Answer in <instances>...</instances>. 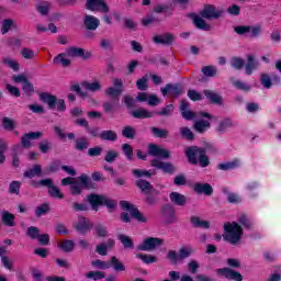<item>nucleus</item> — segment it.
Here are the masks:
<instances>
[{
  "label": "nucleus",
  "mask_w": 281,
  "mask_h": 281,
  "mask_svg": "<svg viewBox=\"0 0 281 281\" xmlns=\"http://www.w3.org/2000/svg\"><path fill=\"white\" fill-rule=\"evenodd\" d=\"M207 150H216L212 144L206 143L205 147L189 146L184 149V156L188 159V164L191 166H200V168H207L210 166V156Z\"/></svg>",
  "instance_id": "nucleus-1"
},
{
  "label": "nucleus",
  "mask_w": 281,
  "mask_h": 281,
  "mask_svg": "<svg viewBox=\"0 0 281 281\" xmlns=\"http://www.w3.org/2000/svg\"><path fill=\"white\" fill-rule=\"evenodd\" d=\"M135 186L140 190L142 194L146 195L145 203L147 205H157L159 203V199L157 196H159L161 192L155 189L148 180L138 179L135 181Z\"/></svg>",
  "instance_id": "nucleus-2"
},
{
  "label": "nucleus",
  "mask_w": 281,
  "mask_h": 281,
  "mask_svg": "<svg viewBox=\"0 0 281 281\" xmlns=\"http://www.w3.org/2000/svg\"><path fill=\"white\" fill-rule=\"evenodd\" d=\"M95 182H92L91 178L87 173H81L77 177V181L70 186V194L72 196H80L82 190H95Z\"/></svg>",
  "instance_id": "nucleus-3"
},
{
  "label": "nucleus",
  "mask_w": 281,
  "mask_h": 281,
  "mask_svg": "<svg viewBox=\"0 0 281 281\" xmlns=\"http://www.w3.org/2000/svg\"><path fill=\"white\" fill-rule=\"evenodd\" d=\"M224 240L226 243H231V245H237L243 238V226H240L237 222L224 224Z\"/></svg>",
  "instance_id": "nucleus-4"
},
{
  "label": "nucleus",
  "mask_w": 281,
  "mask_h": 281,
  "mask_svg": "<svg viewBox=\"0 0 281 281\" xmlns=\"http://www.w3.org/2000/svg\"><path fill=\"white\" fill-rule=\"evenodd\" d=\"M88 203L91 205V210L98 212L100 205H105L109 210H115L117 207V201L111 200L102 194L91 193L87 196Z\"/></svg>",
  "instance_id": "nucleus-5"
},
{
  "label": "nucleus",
  "mask_w": 281,
  "mask_h": 281,
  "mask_svg": "<svg viewBox=\"0 0 281 281\" xmlns=\"http://www.w3.org/2000/svg\"><path fill=\"white\" fill-rule=\"evenodd\" d=\"M30 186L32 188H47L48 194L52 196V199H65V194L60 192L58 187L54 186V180H52V178L31 180Z\"/></svg>",
  "instance_id": "nucleus-6"
},
{
  "label": "nucleus",
  "mask_w": 281,
  "mask_h": 281,
  "mask_svg": "<svg viewBox=\"0 0 281 281\" xmlns=\"http://www.w3.org/2000/svg\"><path fill=\"white\" fill-rule=\"evenodd\" d=\"M119 205L121 206V210H124L125 212H130V215L132 216V218L137 221V223H148V218L144 216V213L140 212L139 209L135 206V204H132L128 201L122 200L119 202Z\"/></svg>",
  "instance_id": "nucleus-7"
},
{
  "label": "nucleus",
  "mask_w": 281,
  "mask_h": 281,
  "mask_svg": "<svg viewBox=\"0 0 281 281\" xmlns=\"http://www.w3.org/2000/svg\"><path fill=\"white\" fill-rule=\"evenodd\" d=\"M194 254V249L192 247H181L179 249V254L177 250H169L167 254V259L169 260L170 265H178L179 260H186V258H190Z\"/></svg>",
  "instance_id": "nucleus-8"
},
{
  "label": "nucleus",
  "mask_w": 281,
  "mask_h": 281,
  "mask_svg": "<svg viewBox=\"0 0 281 281\" xmlns=\"http://www.w3.org/2000/svg\"><path fill=\"white\" fill-rule=\"evenodd\" d=\"M234 32L239 36H245V34H250V36H260V34H262V25H237L234 27Z\"/></svg>",
  "instance_id": "nucleus-9"
},
{
  "label": "nucleus",
  "mask_w": 281,
  "mask_h": 281,
  "mask_svg": "<svg viewBox=\"0 0 281 281\" xmlns=\"http://www.w3.org/2000/svg\"><path fill=\"white\" fill-rule=\"evenodd\" d=\"M108 98H112V100H117V98L124 93V81L120 78L113 79V87H109L104 91Z\"/></svg>",
  "instance_id": "nucleus-10"
},
{
  "label": "nucleus",
  "mask_w": 281,
  "mask_h": 281,
  "mask_svg": "<svg viewBox=\"0 0 281 281\" xmlns=\"http://www.w3.org/2000/svg\"><path fill=\"white\" fill-rule=\"evenodd\" d=\"M164 245V239L159 237H147L143 240L142 244L138 245V251H153L157 249V247H161Z\"/></svg>",
  "instance_id": "nucleus-11"
},
{
  "label": "nucleus",
  "mask_w": 281,
  "mask_h": 281,
  "mask_svg": "<svg viewBox=\"0 0 281 281\" xmlns=\"http://www.w3.org/2000/svg\"><path fill=\"white\" fill-rule=\"evenodd\" d=\"M147 153L150 157H158L159 159H170V150L161 148V146L155 143L148 144Z\"/></svg>",
  "instance_id": "nucleus-12"
},
{
  "label": "nucleus",
  "mask_w": 281,
  "mask_h": 281,
  "mask_svg": "<svg viewBox=\"0 0 281 281\" xmlns=\"http://www.w3.org/2000/svg\"><path fill=\"white\" fill-rule=\"evenodd\" d=\"M215 273L218 278H225L226 280L243 281V274L232 268H218Z\"/></svg>",
  "instance_id": "nucleus-13"
},
{
  "label": "nucleus",
  "mask_w": 281,
  "mask_h": 281,
  "mask_svg": "<svg viewBox=\"0 0 281 281\" xmlns=\"http://www.w3.org/2000/svg\"><path fill=\"white\" fill-rule=\"evenodd\" d=\"M151 167L161 170L165 175H175L177 172V166L170 161H160L157 158L151 160Z\"/></svg>",
  "instance_id": "nucleus-14"
},
{
  "label": "nucleus",
  "mask_w": 281,
  "mask_h": 281,
  "mask_svg": "<svg viewBox=\"0 0 281 281\" xmlns=\"http://www.w3.org/2000/svg\"><path fill=\"white\" fill-rule=\"evenodd\" d=\"M86 10H90V12H102L103 14H108L110 8L109 4L104 2V0H87Z\"/></svg>",
  "instance_id": "nucleus-15"
},
{
  "label": "nucleus",
  "mask_w": 281,
  "mask_h": 281,
  "mask_svg": "<svg viewBox=\"0 0 281 281\" xmlns=\"http://www.w3.org/2000/svg\"><path fill=\"white\" fill-rule=\"evenodd\" d=\"M164 98L166 95H171L172 98H179L183 93V86L181 83H167L164 88L160 89Z\"/></svg>",
  "instance_id": "nucleus-16"
},
{
  "label": "nucleus",
  "mask_w": 281,
  "mask_h": 281,
  "mask_svg": "<svg viewBox=\"0 0 281 281\" xmlns=\"http://www.w3.org/2000/svg\"><path fill=\"white\" fill-rule=\"evenodd\" d=\"M67 56L70 58H81V60H90L93 57V53L80 47H70L67 49Z\"/></svg>",
  "instance_id": "nucleus-17"
},
{
  "label": "nucleus",
  "mask_w": 281,
  "mask_h": 281,
  "mask_svg": "<svg viewBox=\"0 0 281 281\" xmlns=\"http://www.w3.org/2000/svg\"><path fill=\"white\" fill-rule=\"evenodd\" d=\"M200 16L207 20L221 19V16H223V10L216 11V7L213 4H205L204 9L200 12Z\"/></svg>",
  "instance_id": "nucleus-18"
},
{
  "label": "nucleus",
  "mask_w": 281,
  "mask_h": 281,
  "mask_svg": "<svg viewBox=\"0 0 281 281\" xmlns=\"http://www.w3.org/2000/svg\"><path fill=\"white\" fill-rule=\"evenodd\" d=\"M189 108H190V102H188V99H182L180 101V113L183 120H187L188 122L192 120H196V112L188 110Z\"/></svg>",
  "instance_id": "nucleus-19"
},
{
  "label": "nucleus",
  "mask_w": 281,
  "mask_h": 281,
  "mask_svg": "<svg viewBox=\"0 0 281 281\" xmlns=\"http://www.w3.org/2000/svg\"><path fill=\"white\" fill-rule=\"evenodd\" d=\"M161 214L169 225L177 222L175 206L171 204H164L161 207Z\"/></svg>",
  "instance_id": "nucleus-20"
},
{
  "label": "nucleus",
  "mask_w": 281,
  "mask_h": 281,
  "mask_svg": "<svg viewBox=\"0 0 281 281\" xmlns=\"http://www.w3.org/2000/svg\"><path fill=\"white\" fill-rule=\"evenodd\" d=\"M93 223L91 221L87 220V217L80 216L78 223L75 224V229L79 234H87L90 229H92Z\"/></svg>",
  "instance_id": "nucleus-21"
},
{
  "label": "nucleus",
  "mask_w": 281,
  "mask_h": 281,
  "mask_svg": "<svg viewBox=\"0 0 281 281\" xmlns=\"http://www.w3.org/2000/svg\"><path fill=\"white\" fill-rule=\"evenodd\" d=\"M38 97L41 102H43V104H47L50 111H54V109H56V102H58V98L56 95L49 92H41Z\"/></svg>",
  "instance_id": "nucleus-22"
},
{
  "label": "nucleus",
  "mask_w": 281,
  "mask_h": 281,
  "mask_svg": "<svg viewBox=\"0 0 281 281\" xmlns=\"http://www.w3.org/2000/svg\"><path fill=\"white\" fill-rule=\"evenodd\" d=\"M193 25L198 29L201 30L202 32H210L212 30V26L205 22L203 16L196 15L195 13L190 14Z\"/></svg>",
  "instance_id": "nucleus-23"
},
{
  "label": "nucleus",
  "mask_w": 281,
  "mask_h": 281,
  "mask_svg": "<svg viewBox=\"0 0 281 281\" xmlns=\"http://www.w3.org/2000/svg\"><path fill=\"white\" fill-rule=\"evenodd\" d=\"M193 192L196 194H205V196H212L214 194V188L210 183L196 182L193 184Z\"/></svg>",
  "instance_id": "nucleus-24"
},
{
  "label": "nucleus",
  "mask_w": 281,
  "mask_h": 281,
  "mask_svg": "<svg viewBox=\"0 0 281 281\" xmlns=\"http://www.w3.org/2000/svg\"><path fill=\"white\" fill-rule=\"evenodd\" d=\"M113 247H115V239L109 238L106 243L97 245L95 252L99 254V256H108L109 249H113Z\"/></svg>",
  "instance_id": "nucleus-25"
},
{
  "label": "nucleus",
  "mask_w": 281,
  "mask_h": 281,
  "mask_svg": "<svg viewBox=\"0 0 281 281\" xmlns=\"http://www.w3.org/2000/svg\"><path fill=\"white\" fill-rule=\"evenodd\" d=\"M40 137H43V132H30L22 136L21 144L23 148H31L32 147V139H40Z\"/></svg>",
  "instance_id": "nucleus-26"
},
{
  "label": "nucleus",
  "mask_w": 281,
  "mask_h": 281,
  "mask_svg": "<svg viewBox=\"0 0 281 281\" xmlns=\"http://www.w3.org/2000/svg\"><path fill=\"white\" fill-rule=\"evenodd\" d=\"M169 199L173 205H178V207H184V205L188 203V196L173 191L169 194Z\"/></svg>",
  "instance_id": "nucleus-27"
},
{
  "label": "nucleus",
  "mask_w": 281,
  "mask_h": 281,
  "mask_svg": "<svg viewBox=\"0 0 281 281\" xmlns=\"http://www.w3.org/2000/svg\"><path fill=\"white\" fill-rule=\"evenodd\" d=\"M43 166L35 164L32 168L24 171L23 177L25 179H34V177H43Z\"/></svg>",
  "instance_id": "nucleus-28"
},
{
  "label": "nucleus",
  "mask_w": 281,
  "mask_h": 281,
  "mask_svg": "<svg viewBox=\"0 0 281 281\" xmlns=\"http://www.w3.org/2000/svg\"><path fill=\"white\" fill-rule=\"evenodd\" d=\"M229 128H234V121L231 117H226L218 122L215 131L216 133H221L223 135L227 133Z\"/></svg>",
  "instance_id": "nucleus-29"
},
{
  "label": "nucleus",
  "mask_w": 281,
  "mask_h": 281,
  "mask_svg": "<svg viewBox=\"0 0 281 281\" xmlns=\"http://www.w3.org/2000/svg\"><path fill=\"white\" fill-rule=\"evenodd\" d=\"M247 64L244 65L246 76H251L258 69V60L254 55H247Z\"/></svg>",
  "instance_id": "nucleus-30"
},
{
  "label": "nucleus",
  "mask_w": 281,
  "mask_h": 281,
  "mask_svg": "<svg viewBox=\"0 0 281 281\" xmlns=\"http://www.w3.org/2000/svg\"><path fill=\"white\" fill-rule=\"evenodd\" d=\"M205 98L209 100L210 104H216L217 106L223 105V97L212 90L203 91Z\"/></svg>",
  "instance_id": "nucleus-31"
},
{
  "label": "nucleus",
  "mask_w": 281,
  "mask_h": 281,
  "mask_svg": "<svg viewBox=\"0 0 281 281\" xmlns=\"http://www.w3.org/2000/svg\"><path fill=\"white\" fill-rule=\"evenodd\" d=\"M83 25L86 26V30H98V27H100V20L93 15H86L83 18Z\"/></svg>",
  "instance_id": "nucleus-32"
},
{
  "label": "nucleus",
  "mask_w": 281,
  "mask_h": 281,
  "mask_svg": "<svg viewBox=\"0 0 281 281\" xmlns=\"http://www.w3.org/2000/svg\"><path fill=\"white\" fill-rule=\"evenodd\" d=\"M81 87L86 91H91V93H98V91H102V83H100L99 80H94L92 82L89 81H82Z\"/></svg>",
  "instance_id": "nucleus-33"
},
{
  "label": "nucleus",
  "mask_w": 281,
  "mask_h": 281,
  "mask_svg": "<svg viewBox=\"0 0 281 281\" xmlns=\"http://www.w3.org/2000/svg\"><path fill=\"white\" fill-rule=\"evenodd\" d=\"M130 115H132V117H134L135 120H148L150 117H153V114L150 111L144 109V108H139L137 110H133Z\"/></svg>",
  "instance_id": "nucleus-34"
},
{
  "label": "nucleus",
  "mask_w": 281,
  "mask_h": 281,
  "mask_svg": "<svg viewBox=\"0 0 281 281\" xmlns=\"http://www.w3.org/2000/svg\"><path fill=\"white\" fill-rule=\"evenodd\" d=\"M57 248L65 251V254H71V251L76 248V243H74L71 239H64L57 244Z\"/></svg>",
  "instance_id": "nucleus-35"
},
{
  "label": "nucleus",
  "mask_w": 281,
  "mask_h": 281,
  "mask_svg": "<svg viewBox=\"0 0 281 281\" xmlns=\"http://www.w3.org/2000/svg\"><path fill=\"white\" fill-rule=\"evenodd\" d=\"M102 142H117V132L112 130L102 131L99 135Z\"/></svg>",
  "instance_id": "nucleus-36"
},
{
  "label": "nucleus",
  "mask_w": 281,
  "mask_h": 281,
  "mask_svg": "<svg viewBox=\"0 0 281 281\" xmlns=\"http://www.w3.org/2000/svg\"><path fill=\"white\" fill-rule=\"evenodd\" d=\"M121 134L125 139H135V137H137V130L132 125H125L122 128Z\"/></svg>",
  "instance_id": "nucleus-37"
},
{
  "label": "nucleus",
  "mask_w": 281,
  "mask_h": 281,
  "mask_svg": "<svg viewBox=\"0 0 281 281\" xmlns=\"http://www.w3.org/2000/svg\"><path fill=\"white\" fill-rule=\"evenodd\" d=\"M121 150L123 155H125L127 161H133L135 159V151L133 150V146L128 143H124L121 145Z\"/></svg>",
  "instance_id": "nucleus-38"
},
{
  "label": "nucleus",
  "mask_w": 281,
  "mask_h": 281,
  "mask_svg": "<svg viewBox=\"0 0 281 281\" xmlns=\"http://www.w3.org/2000/svg\"><path fill=\"white\" fill-rule=\"evenodd\" d=\"M190 222L193 227L202 228V229H210V222L203 221L199 216H191Z\"/></svg>",
  "instance_id": "nucleus-39"
},
{
  "label": "nucleus",
  "mask_w": 281,
  "mask_h": 281,
  "mask_svg": "<svg viewBox=\"0 0 281 281\" xmlns=\"http://www.w3.org/2000/svg\"><path fill=\"white\" fill-rule=\"evenodd\" d=\"M211 126L212 124H210V121L205 120L195 121L193 124V128L196 133H205Z\"/></svg>",
  "instance_id": "nucleus-40"
},
{
  "label": "nucleus",
  "mask_w": 281,
  "mask_h": 281,
  "mask_svg": "<svg viewBox=\"0 0 281 281\" xmlns=\"http://www.w3.org/2000/svg\"><path fill=\"white\" fill-rule=\"evenodd\" d=\"M92 227H94L97 238H106V236H109V228H106V226H104V224L97 223Z\"/></svg>",
  "instance_id": "nucleus-41"
},
{
  "label": "nucleus",
  "mask_w": 281,
  "mask_h": 281,
  "mask_svg": "<svg viewBox=\"0 0 281 281\" xmlns=\"http://www.w3.org/2000/svg\"><path fill=\"white\" fill-rule=\"evenodd\" d=\"M54 133L55 135H57L59 137V139H70V140H74L76 139V134L70 132L68 134H65V131L63 128H60V126L56 125L54 126Z\"/></svg>",
  "instance_id": "nucleus-42"
},
{
  "label": "nucleus",
  "mask_w": 281,
  "mask_h": 281,
  "mask_svg": "<svg viewBox=\"0 0 281 281\" xmlns=\"http://www.w3.org/2000/svg\"><path fill=\"white\" fill-rule=\"evenodd\" d=\"M154 43L156 45H172L175 43V36H154L153 37Z\"/></svg>",
  "instance_id": "nucleus-43"
},
{
  "label": "nucleus",
  "mask_w": 281,
  "mask_h": 281,
  "mask_svg": "<svg viewBox=\"0 0 281 281\" xmlns=\"http://www.w3.org/2000/svg\"><path fill=\"white\" fill-rule=\"evenodd\" d=\"M89 148V140L86 137H79L75 139V150L82 153V150H87Z\"/></svg>",
  "instance_id": "nucleus-44"
},
{
  "label": "nucleus",
  "mask_w": 281,
  "mask_h": 281,
  "mask_svg": "<svg viewBox=\"0 0 281 281\" xmlns=\"http://www.w3.org/2000/svg\"><path fill=\"white\" fill-rule=\"evenodd\" d=\"M58 170H60V160L56 159L48 164L44 171V175H54V172H58Z\"/></svg>",
  "instance_id": "nucleus-45"
},
{
  "label": "nucleus",
  "mask_w": 281,
  "mask_h": 281,
  "mask_svg": "<svg viewBox=\"0 0 281 281\" xmlns=\"http://www.w3.org/2000/svg\"><path fill=\"white\" fill-rule=\"evenodd\" d=\"M16 27H18L16 22H14V20L5 19L3 20L1 32L4 35V34H8L10 30H16Z\"/></svg>",
  "instance_id": "nucleus-46"
},
{
  "label": "nucleus",
  "mask_w": 281,
  "mask_h": 281,
  "mask_svg": "<svg viewBox=\"0 0 281 281\" xmlns=\"http://www.w3.org/2000/svg\"><path fill=\"white\" fill-rule=\"evenodd\" d=\"M117 238L123 245L124 249H134L135 245L133 244V239L131 237L124 234H120Z\"/></svg>",
  "instance_id": "nucleus-47"
},
{
  "label": "nucleus",
  "mask_w": 281,
  "mask_h": 281,
  "mask_svg": "<svg viewBox=\"0 0 281 281\" xmlns=\"http://www.w3.org/2000/svg\"><path fill=\"white\" fill-rule=\"evenodd\" d=\"M14 218H16V217L14 216V214H12V213H10V212H8V211H4V212L2 213V223H3L4 225H7V227H14V225H16V224L14 223Z\"/></svg>",
  "instance_id": "nucleus-48"
},
{
  "label": "nucleus",
  "mask_w": 281,
  "mask_h": 281,
  "mask_svg": "<svg viewBox=\"0 0 281 281\" xmlns=\"http://www.w3.org/2000/svg\"><path fill=\"white\" fill-rule=\"evenodd\" d=\"M66 56L67 55L65 53L57 55L53 59L54 65H63V67H69V65H71V59H67Z\"/></svg>",
  "instance_id": "nucleus-49"
},
{
  "label": "nucleus",
  "mask_w": 281,
  "mask_h": 281,
  "mask_svg": "<svg viewBox=\"0 0 281 281\" xmlns=\"http://www.w3.org/2000/svg\"><path fill=\"white\" fill-rule=\"evenodd\" d=\"M110 267H112L114 271L117 272L126 271V266H124V263H122V261H120V259H117L115 256L111 257Z\"/></svg>",
  "instance_id": "nucleus-50"
},
{
  "label": "nucleus",
  "mask_w": 281,
  "mask_h": 281,
  "mask_svg": "<svg viewBox=\"0 0 281 281\" xmlns=\"http://www.w3.org/2000/svg\"><path fill=\"white\" fill-rule=\"evenodd\" d=\"M238 168V160L229 161V162H221L217 165V170H234Z\"/></svg>",
  "instance_id": "nucleus-51"
},
{
  "label": "nucleus",
  "mask_w": 281,
  "mask_h": 281,
  "mask_svg": "<svg viewBox=\"0 0 281 281\" xmlns=\"http://www.w3.org/2000/svg\"><path fill=\"white\" fill-rule=\"evenodd\" d=\"M231 67H233V69H236L237 71H240V69L245 67V59L236 56L232 57Z\"/></svg>",
  "instance_id": "nucleus-52"
},
{
  "label": "nucleus",
  "mask_w": 281,
  "mask_h": 281,
  "mask_svg": "<svg viewBox=\"0 0 281 281\" xmlns=\"http://www.w3.org/2000/svg\"><path fill=\"white\" fill-rule=\"evenodd\" d=\"M21 150L20 145H15L12 148V166L19 168L21 166V160L19 159V151Z\"/></svg>",
  "instance_id": "nucleus-53"
},
{
  "label": "nucleus",
  "mask_w": 281,
  "mask_h": 281,
  "mask_svg": "<svg viewBox=\"0 0 281 281\" xmlns=\"http://www.w3.org/2000/svg\"><path fill=\"white\" fill-rule=\"evenodd\" d=\"M136 258L142 260V262H144V265H153V263L157 262V257H155L153 255L137 254Z\"/></svg>",
  "instance_id": "nucleus-54"
},
{
  "label": "nucleus",
  "mask_w": 281,
  "mask_h": 281,
  "mask_svg": "<svg viewBox=\"0 0 281 281\" xmlns=\"http://www.w3.org/2000/svg\"><path fill=\"white\" fill-rule=\"evenodd\" d=\"M132 173L134 175V177H136V179H143V177L150 179V177L155 175L146 169H133Z\"/></svg>",
  "instance_id": "nucleus-55"
},
{
  "label": "nucleus",
  "mask_w": 281,
  "mask_h": 281,
  "mask_svg": "<svg viewBox=\"0 0 281 281\" xmlns=\"http://www.w3.org/2000/svg\"><path fill=\"white\" fill-rule=\"evenodd\" d=\"M259 81L265 89H271V87H273V81L271 80V77H269V75L267 74H261Z\"/></svg>",
  "instance_id": "nucleus-56"
},
{
  "label": "nucleus",
  "mask_w": 281,
  "mask_h": 281,
  "mask_svg": "<svg viewBox=\"0 0 281 281\" xmlns=\"http://www.w3.org/2000/svg\"><path fill=\"white\" fill-rule=\"evenodd\" d=\"M49 210H50L49 204L43 203L42 205H40L35 209V216L37 218H41V216H45V214H48Z\"/></svg>",
  "instance_id": "nucleus-57"
},
{
  "label": "nucleus",
  "mask_w": 281,
  "mask_h": 281,
  "mask_svg": "<svg viewBox=\"0 0 281 281\" xmlns=\"http://www.w3.org/2000/svg\"><path fill=\"white\" fill-rule=\"evenodd\" d=\"M180 135L183 137V139H187L188 142H192L194 139V133L190 127H181L180 128Z\"/></svg>",
  "instance_id": "nucleus-58"
},
{
  "label": "nucleus",
  "mask_w": 281,
  "mask_h": 281,
  "mask_svg": "<svg viewBox=\"0 0 281 281\" xmlns=\"http://www.w3.org/2000/svg\"><path fill=\"white\" fill-rule=\"evenodd\" d=\"M9 194H21V181L14 180L9 184Z\"/></svg>",
  "instance_id": "nucleus-59"
},
{
  "label": "nucleus",
  "mask_w": 281,
  "mask_h": 281,
  "mask_svg": "<svg viewBox=\"0 0 281 281\" xmlns=\"http://www.w3.org/2000/svg\"><path fill=\"white\" fill-rule=\"evenodd\" d=\"M136 89H138V91H146L148 89V75H145L136 81Z\"/></svg>",
  "instance_id": "nucleus-60"
},
{
  "label": "nucleus",
  "mask_w": 281,
  "mask_h": 281,
  "mask_svg": "<svg viewBox=\"0 0 281 281\" xmlns=\"http://www.w3.org/2000/svg\"><path fill=\"white\" fill-rule=\"evenodd\" d=\"M175 112V105L168 104L161 109V111L156 112V115H160L161 117H168V115H172Z\"/></svg>",
  "instance_id": "nucleus-61"
},
{
  "label": "nucleus",
  "mask_w": 281,
  "mask_h": 281,
  "mask_svg": "<svg viewBox=\"0 0 281 281\" xmlns=\"http://www.w3.org/2000/svg\"><path fill=\"white\" fill-rule=\"evenodd\" d=\"M122 102L125 104L126 109H133L137 102V99L133 98L131 94H125Z\"/></svg>",
  "instance_id": "nucleus-62"
},
{
  "label": "nucleus",
  "mask_w": 281,
  "mask_h": 281,
  "mask_svg": "<svg viewBox=\"0 0 281 281\" xmlns=\"http://www.w3.org/2000/svg\"><path fill=\"white\" fill-rule=\"evenodd\" d=\"M151 133L154 137H158L159 139H166L168 137V132L165 128L151 127Z\"/></svg>",
  "instance_id": "nucleus-63"
},
{
  "label": "nucleus",
  "mask_w": 281,
  "mask_h": 281,
  "mask_svg": "<svg viewBox=\"0 0 281 281\" xmlns=\"http://www.w3.org/2000/svg\"><path fill=\"white\" fill-rule=\"evenodd\" d=\"M117 157H119V154L116 150H108L105 151L104 161H106V164H114Z\"/></svg>",
  "instance_id": "nucleus-64"
}]
</instances>
